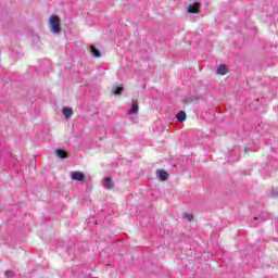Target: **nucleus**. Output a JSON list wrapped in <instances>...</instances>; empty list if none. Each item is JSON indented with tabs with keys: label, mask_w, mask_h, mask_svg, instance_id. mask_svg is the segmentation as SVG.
<instances>
[{
	"label": "nucleus",
	"mask_w": 278,
	"mask_h": 278,
	"mask_svg": "<svg viewBox=\"0 0 278 278\" xmlns=\"http://www.w3.org/2000/svg\"><path fill=\"white\" fill-rule=\"evenodd\" d=\"M90 49L91 55H93V58H101V51H99L97 47L91 46Z\"/></svg>",
	"instance_id": "nucleus-10"
},
{
	"label": "nucleus",
	"mask_w": 278,
	"mask_h": 278,
	"mask_svg": "<svg viewBox=\"0 0 278 278\" xmlns=\"http://www.w3.org/2000/svg\"><path fill=\"white\" fill-rule=\"evenodd\" d=\"M140 110V106L138 105V100H132V104L129 111H127V114L131 116V114H138Z\"/></svg>",
	"instance_id": "nucleus-4"
},
{
	"label": "nucleus",
	"mask_w": 278,
	"mask_h": 278,
	"mask_svg": "<svg viewBox=\"0 0 278 278\" xmlns=\"http://www.w3.org/2000/svg\"><path fill=\"white\" fill-rule=\"evenodd\" d=\"M156 177H159L161 181H166V179H168V174L164 170H156Z\"/></svg>",
	"instance_id": "nucleus-6"
},
{
	"label": "nucleus",
	"mask_w": 278,
	"mask_h": 278,
	"mask_svg": "<svg viewBox=\"0 0 278 278\" xmlns=\"http://www.w3.org/2000/svg\"><path fill=\"white\" fill-rule=\"evenodd\" d=\"M62 113L65 116V118H71V116H73V109L65 106L63 108Z\"/></svg>",
	"instance_id": "nucleus-9"
},
{
	"label": "nucleus",
	"mask_w": 278,
	"mask_h": 278,
	"mask_svg": "<svg viewBox=\"0 0 278 278\" xmlns=\"http://www.w3.org/2000/svg\"><path fill=\"white\" fill-rule=\"evenodd\" d=\"M55 155H56V157H60L61 160H66V157H68V154L66 153V151H64L62 149H58L55 151Z\"/></svg>",
	"instance_id": "nucleus-5"
},
{
	"label": "nucleus",
	"mask_w": 278,
	"mask_h": 278,
	"mask_svg": "<svg viewBox=\"0 0 278 278\" xmlns=\"http://www.w3.org/2000/svg\"><path fill=\"white\" fill-rule=\"evenodd\" d=\"M187 118V114L185 111H180L178 114H177V121H180L181 123H184V121H186Z\"/></svg>",
	"instance_id": "nucleus-11"
},
{
	"label": "nucleus",
	"mask_w": 278,
	"mask_h": 278,
	"mask_svg": "<svg viewBox=\"0 0 278 278\" xmlns=\"http://www.w3.org/2000/svg\"><path fill=\"white\" fill-rule=\"evenodd\" d=\"M50 25L54 34H60V31H62V29L60 28V17L58 15L50 16Z\"/></svg>",
	"instance_id": "nucleus-1"
},
{
	"label": "nucleus",
	"mask_w": 278,
	"mask_h": 278,
	"mask_svg": "<svg viewBox=\"0 0 278 278\" xmlns=\"http://www.w3.org/2000/svg\"><path fill=\"white\" fill-rule=\"evenodd\" d=\"M112 94H122L123 93V87H115L111 90Z\"/></svg>",
	"instance_id": "nucleus-12"
},
{
	"label": "nucleus",
	"mask_w": 278,
	"mask_h": 278,
	"mask_svg": "<svg viewBox=\"0 0 278 278\" xmlns=\"http://www.w3.org/2000/svg\"><path fill=\"white\" fill-rule=\"evenodd\" d=\"M185 218H187V220H189V222L194 220V216L192 214L185 215Z\"/></svg>",
	"instance_id": "nucleus-13"
},
{
	"label": "nucleus",
	"mask_w": 278,
	"mask_h": 278,
	"mask_svg": "<svg viewBox=\"0 0 278 278\" xmlns=\"http://www.w3.org/2000/svg\"><path fill=\"white\" fill-rule=\"evenodd\" d=\"M72 181H86V174L81 172H73L71 174Z\"/></svg>",
	"instance_id": "nucleus-2"
},
{
	"label": "nucleus",
	"mask_w": 278,
	"mask_h": 278,
	"mask_svg": "<svg viewBox=\"0 0 278 278\" xmlns=\"http://www.w3.org/2000/svg\"><path fill=\"white\" fill-rule=\"evenodd\" d=\"M201 8V4L199 2H195V3H191V4H188L187 7V12H189V14H199V10Z\"/></svg>",
	"instance_id": "nucleus-3"
},
{
	"label": "nucleus",
	"mask_w": 278,
	"mask_h": 278,
	"mask_svg": "<svg viewBox=\"0 0 278 278\" xmlns=\"http://www.w3.org/2000/svg\"><path fill=\"white\" fill-rule=\"evenodd\" d=\"M5 277H13L14 276V273L10 271V270H7L4 273Z\"/></svg>",
	"instance_id": "nucleus-14"
},
{
	"label": "nucleus",
	"mask_w": 278,
	"mask_h": 278,
	"mask_svg": "<svg viewBox=\"0 0 278 278\" xmlns=\"http://www.w3.org/2000/svg\"><path fill=\"white\" fill-rule=\"evenodd\" d=\"M104 188H106V190H112V188H114V182H112V178H104Z\"/></svg>",
	"instance_id": "nucleus-8"
},
{
	"label": "nucleus",
	"mask_w": 278,
	"mask_h": 278,
	"mask_svg": "<svg viewBox=\"0 0 278 278\" xmlns=\"http://www.w3.org/2000/svg\"><path fill=\"white\" fill-rule=\"evenodd\" d=\"M227 73H229L227 65L222 64L217 67V75H227Z\"/></svg>",
	"instance_id": "nucleus-7"
}]
</instances>
